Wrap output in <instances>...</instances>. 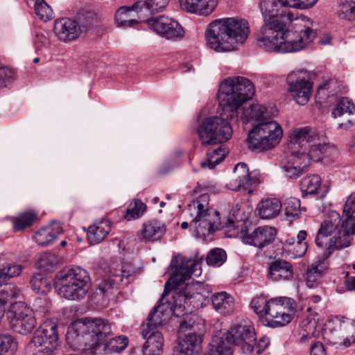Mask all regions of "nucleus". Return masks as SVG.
Returning <instances> with one entry per match:
<instances>
[{"label":"nucleus","mask_w":355,"mask_h":355,"mask_svg":"<svg viewBox=\"0 0 355 355\" xmlns=\"http://www.w3.org/2000/svg\"><path fill=\"white\" fill-rule=\"evenodd\" d=\"M168 3V0H145V2L142 3L144 8L152 14L162 12Z\"/></svg>","instance_id":"55"},{"label":"nucleus","mask_w":355,"mask_h":355,"mask_svg":"<svg viewBox=\"0 0 355 355\" xmlns=\"http://www.w3.org/2000/svg\"><path fill=\"white\" fill-rule=\"evenodd\" d=\"M279 0H261V12L264 24L260 29L257 44L269 52L292 53L303 49L315 37L312 21L304 15L291 12L275 15Z\"/></svg>","instance_id":"1"},{"label":"nucleus","mask_w":355,"mask_h":355,"mask_svg":"<svg viewBox=\"0 0 355 355\" xmlns=\"http://www.w3.org/2000/svg\"><path fill=\"white\" fill-rule=\"evenodd\" d=\"M146 22L155 33L166 40H178L184 37V31L182 26L168 16L151 17Z\"/></svg>","instance_id":"15"},{"label":"nucleus","mask_w":355,"mask_h":355,"mask_svg":"<svg viewBox=\"0 0 355 355\" xmlns=\"http://www.w3.org/2000/svg\"><path fill=\"white\" fill-rule=\"evenodd\" d=\"M327 340V342L330 343L331 344L334 345H336L337 347H349L352 344L355 343V334H351L349 336H347L345 338H343V339H340L339 341L336 340L335 338H326Z\"/></svg>","instance_id":"60"},{"label":"nucleus","mask_w":355,"mask_h":355,"mask_svg":"<svg viewBox=\"0 0 355 355\" xmlns=\"http://www.w3.org/2000/svg\"><path fill=\"white\" fill-rule=\"evenodd\" d=\"M33 289L38 293H46L51 288V284L41 274H35L31 280Z\"/></svg>","instance_id":"53"},{"label":"nucleus","mask_w":355,"mask_h":355,"mask_svg":"<svg viewBox=\"0 0 355 355\" xmlns=\"http://www.w3.org/2000/svg\"><path fill=\"white\" fill-rule=\"evenodd\" d=\"M318 0H279L283 6L299 9H307L316 3Z\"/></svg>","instance_id":"56"},{"label":"nucleus","mask_w":355,"mask_h":355,"mask_svg":"<svg viewBox=\"0 0 355 355\" xmlns=\"http://www.w3.org/2000/svg\"><path fill=\"white\" fill-rule=\"evenodd\" d=\"M355 111V105L347 97L340 99L334 105L331 111V116L334 119L340 117L345 114L352 115Z\"/></svg>","instance_id":"40"},{"label":"nucleus","mask_w":355,"mask_h":355,"mask_svg":"<svg viewBox=\"0 0 355 355\" xmlns=\"http://www.w3.org/2000/svg\"><path fill=\"white\" fill-rule=\"evenodd\" d=\"M201 334H180L175 355H193L200 350Z\"/></svg>","instance_id":"27"},{"label":"nucleus","mask_w":355,"mask_h":355,"mask_svg":"<svg viewBox=\"0 0 355 355\" xmlns=\"http://www.w3.org/2000/svg\"><path fill=\"white\" fill-rule=\"evenodd\" d=\"M213 334L209 345V349L224 355H232L234 345H239L241 334Z\"/></svg>","instance_id":"25"},{"label":"nucleus","mask_w":355,"mask_h":355,"mask_svg":"<svg viewBox=\"0 0 355 355\" xmlns=\"http://www.w3.org/2000/svg\"><path fill=\"white\" fill-rule=\"evenodd\" d=\"M196 277L191 275V277ZM189 279V278H187ZM186 280V279H185ZM178 280L179 286L173 289L172 299H175V306L180 309V313L185 314L193 312L195 309L203 307L209 302V291L199 282H192L187 284L184 289H179L181 282Z\"/></svg>","instance_id":"7"},{"label":"nucleus","mask_w":355,"mask_h":355,"mask_svg":"<svg viewBox=\"0 0 355 355\" xmlns=\"http://www.w3.org/2000/svg\"><path fill=\"white\" fill-rule=\"evenodd\" d=\"M292 265L284 260L279 259L271 262L268 267L269 278L275 282L289 280L293 277Z\"/></svg>","instance_id":"30"},{"label":"nucleus","mask_w":355,"mask_h":355,"mask_svg":"<svg viewBox=\"0 0 355 355\" xmlns=\"http://www.w3.org/2000/svg\"><path fill=\"white\" fill-rule=\"evenodd\" d=\"M17 342L10 334H0V355H14Z\"/></svg>","instance_id":"46"},{"label":"nucleus","mask_w":355,"mask_h":355,"mask_svg":"<svg viewBox=\"0 0 355 355\" xmlns=\"http://www.w3.org/2000/svg\"><path fill=\"white\" fill-rule=\"evenodd\" d=\"M282 136V129L276 121L259 123L249 132V147L257 151L270 150L279 143Z\"/></svg>","instance_id":"9"},{"label":"nucleus","mask_w":355,"mask_h":355,"mask_svg":"<svg viewBox=\"0 0 355 355\" xmlns=\"http://www.w3.org/2000/svg\"><path fill=\"white\" fill-rule=\"evenodd\" d=\"M225 252L220 248L211 250L207 255V263L209 266H220L226 260Z\"/></svg>","instance_id":"51"},{"label":"nucleus","mask_w":355,"mask_h":355,"mask_svg":"<svg viewBox=\"0 0 355 355\" xmlns=\"http://www.w3.org/2000/svg\"><path fill=\"white\" fill-rule=\"evenodd\" d=\"M118 285L119 284L109 276L98 285V289L102 295L109 297L114 294V291L117 288Z\"/></svg>","instance_id":"54"},{"label":"nucleus","mask_w":355,"mask_h":355,"mask_svg":"<svg viewBox=\"0 0 355 355\" xmlns=\"http://www.w3.org/2000/svg\"><path fill=\"white\" fill-rule=\"evenodd\" d=\"M282 202L277 198H270L262 200L258 205L259 215L262 219H272L280 212Z\"/></svg>","instance_id":"36"},{"label":"nucleus","mask_w":355,"mask_h":355,"mask_svg":"<svg viewBox=\"0 0 355 355\" xmlns=\"http://www.w3.org/2000/svg\"><path fill=\"white\" fill-rule=\"evenodd\" d=\"M187 211L191 221L189 224L187 222H182L181 227L187 229L190 226L195 236L198 238L205 239L223 227L230 229L234 226V219L230 217L225 225L222 224L219 212L209 207V195L207 193L199 195L189 203Z\"/></svg>","instance_id":"5"},{"label":"nucleus","mask_w":355,"mask_h":355,"mask_svg":"<svg viewBox=\"0 0 355 355\" xmlns=\"http://www.w3.org/2000/svg\"><path fill=\"white\" fill-rule=\"evenodd\" d=\"M321 178L319 175H309L301 180V189L302 191L309 194H315L320 187Z\"/></svg>","instance_id":"48"},{"label":"nucleus","mask_w":355,"mask_h":355,"mask_svg":"<svg viewBox=\"0 0 355 355\" xmlns=\"http://www.w3.org/2000/svg\"><path fill=\"white\" fill-rule=\"evenodd\" d=\"M103 334H66L67 344L74 350H90L98 352L101 347L99 336Z\"/></svg>","instance_id":"23"},{"label":"nucleus","mask_w":355,"mask_h":355,"mask_svg":"<svg viewBox=\"0 0 355 355\" xmlns=\"http://www.w3.org/2000/svg\"><path fill=\"white\" fill-rule=\"evenodd\" d=\"M337 14L342 19L355 20V0H340Z\"/></svg>","instance_id":"44"},{"label":"nucleus","mask_w":355,"mask_h":355,"mask_svg":"<svg viewBox=\"0 0 355 355\" xmlns=\"http://www.w3.org/2000/svg\"><path fill=\"white\" fill-rule=\"evenodd\" d=\"M259 182L258 177L253 173H250L246 164H237L233 171V176L230 182V189L232 191H239L246 190L252 184Z\"/></svg>","instance_id":"20"},{"label":"nucleus","mask_w":355,"mask_h":355,"mask_svg":"<svg viewBox=\"0 0 355 355\" xmlns=\"http://www.w3.org/2000/svg\"><path fill=\"white\" fill-rule=\"evenodd\" d=\"M58 345V334H35L26 348V355H53Z\"/></svg>","instance_id":"17"},{"label":"nucleus","mask_w":355,"mask_h":355,"mask_svg":"<svg viewBox=\"0 0 355 355\" xmlns=\"http://www.w3.org/2000/svg\"><path fill=\"white\" fill-rule=\"evenodd\" d=\"M282 205L287 217L296 218L301 214L300 201L296 198L289 197L284 199Z\"/></svg>","instance_id":"47"},{"label":"nucleus","mask_w":355,"mask_h":355,"mask_svg":"<svg viewBox=\"0 0 355 355\" xmlns=\"http://www.w3.org/2000/svg\"><path fill=\"white\" fill-rule=\"evenodd\" d=\"M276 234L275 228L267 225L261 226L252 232L244 234L242 240L244 243L263 251L275 241Z\"/></svg>","instance_id":"19"},{"label":"nucleus","mask_w":355,"mask_h":355,"mask_svg":"<svg viewBox=\"0 0 355 355\" xmlns=\"http://www.w3.org/2000/svg\"><path fill=\"white\" fill-rule=\"evenodd\" d=\"M308 79V72L301 69L292 71L287 76L288 91L299 105H305L309 101L312 83Z\"/></svg>","instance_id":"13"},{"label":"nucleus","mask_w":355,"mask_h":355,"mask_svg":"<svg viewBox=\"0 0 355 355\" xmlns=\"http://www.w3.org/2000/svg\"><path fill=\"white\" fill-rule=\"evenodd\" d=\"M54 32L60 40L66 42L76 40L82 31L76 21L61 18L55 21Z\"/></svg>","instance_id":"24"},{"label":"nucleus","mask_w":355,"mask_h":355,"mask_svg":"<svg viewBox=\"0 0 355 355\" xmlns=\"http://www.w3.org/2000/svg\"><path fill=\"white\" fill-rule=\"evenodd\" d=\"M254 94L255 88L250 79L239 76L225 78L218 91L220 116L203 119L197 128L201 144L215 145L228 141L232 135L228 120H237L241 107Z\"/></svg>","instance_id":"2"},{"label":"nucleus","mask_w":355,"mask_h":355,"mask_svg":"<svg viewBox=\"0 0 355 355\" xmlns=\"http://www.w3.org/2000/svg\"><path fill=\"white\" fill-rule=\"evenodd\" d=\"M90 286V277L87 270L73 267L58 272L55 278L58 294L69 300H79L87 294Z\"/></svg>","instance_id":"6"},{"label":"nucleus","mask_w":355,"mask_h":355,"mask_svg":"<svg viewBox=\"0 0 355 355\" xmlns=\"http://www.w3.org/2000/svg\"><path fill=\"white\" fill-rule=\"evenodd\" d=\"M110 230V222L107 219H102L88 227L87 239L92 245L99 243L106 238Z\"/></svg>","instance_id":"33"},{"label":"nucleus","mask_w":355,"mask_h":355,"mask_svg":"<svg viewBox=\"0 0 355 355\" xmlns=\"http://www.w3.org/2000/svg\"><path fill=\"white\" fill-rule=\"evenodd\" d=\"M211 301L214 309L222 315L228 314L234 310V298L226 292L214 294Z\"/></svg>","instance_id":"35"},{"label":"nucleus","mask_w":355,"mask_h":355,"mask_svg":"<svg viewBox=\"0 0 355 355\" xmlns=\"http://www.w3.org/2000/svg\"><path fill=\"white\" fill-rule=\"evenodd\" d=\"M110 276L119 284L124 278L128 279L134 273L132 266L128 263H121L112 266L110 270Z\"/></svg>","instance_id":"43"},{"label":"nucleus","mask_w":355,"mask_h":355,"mask_svg":"<svg viewBox=\"0 0 355 355\" xmlns=\"http://www.w3.org/2000/svg\"><path fill=\"white\" fill-rule=\"evenodd\" d=\"M13 71L8 67H0V88L7 87L13 78Z\"/></svg>","instance_id":"59"},{"label":"nucleus","mask_w":355,"mask_h":355,"mask_svg":"<svg viewBox=\"0 0 355 355\" xmlns=\"http://www.w3.org/2000/svg\"><path fill=\"white\" fill-rule=\"evenodd\" d=\"M250 34L248 22L238 17L216 19L205 31L207 47L217 53L235 51L243 44Z\"/></svg>","instance_id":"4"},{"label":"nucleus","mask_w":355,"mask_h":355,"mask_svg":"<svg viewBox=\"0 0 355 355\" xmlns=\"http://www.w3.org/2000/svg\"><path fill=\"white\" fill-rule=\"evenodd\" d=\"M327 148L324 144L311 143L298 155H287L281 166L284 173L289 178H297L304 173L311 161L318 162L322 159Z\"/></svg>","instance_id":"8"},{"label":"nucleus","mask_w":355,"mask_h":355,"mask_svg":"<svg viewBox=\"0 0 355 355\" xmlns=\"http://www.w3.org/2000/svg\"><path fill=\"white\" fill-rule=\"evenodd\" d=\"M318 137L314 129L305 126L293 129L289 135L288 155H298L302 150L314 143Z\"/></svg>","instance_id":"16"},{"label":"nucleus","mask_w":355,"mask_h":355,"mask_svg":"<svg viewBox=\"0 0 355 355\" xmlns=\"http://www.w3.org/2000/svg\"><path fill=\"white\" fill-rule=\"evenodd\" d=\"M258 334H241L239 344L245 354H260L269 345L270 339L267 336Z\"/></svg>","instance_id":"26"},{"label":"nucleus","mask_w":355,"mask_h":355,"mask_svg":"<svg viewBox=\"0 0 355 355\" xmlns=\"http://www.w3.org/2000/svg\"><path fill=\"white\" fill-rule=\"evenodd\" d=\"M355 214V193L350 195L344 205L343 214L345 219L352 218L355 219L354 214Z\"/></svg>","instance_id":"57"},{"label":"nucleus","mask_w":355,"mask_h":355,"mask_svg":"<svg viewBox=\"0 0 355 355\" xmlns=\"http://www.w3.org/2000/svg\"><path fill=\"white\" fill-rule=\"evenodd\" d=\"M310 355H326L323 345L321 343H316L311 346Z\"/></svg>","instance_id":"63"},{"label":"nucleus","mask_w":355,"mask_h":355,"mask_svg":"<svg viewBox=\"0 0 355 355\" xmlns=\"http://www.w3.org/2000/svg\"><path fill=\"white\" fill-rule=\"evenodd\" d=\"M166 232L165 225L157 220H150L143 224L140 230L141 239L146 242L159 240Z\"/></svg>","instance_id":"31"},{"label":"nucleus","mask_w":355,"mask_h":355,"mask_svg":"<svg viewBox=\"0 0 355 355\" xmlns=\"http://www.w3.org/2000/svg\"><path fill=\"white\" fill-rule=\"evenodd\" d=\"M271 116L272 112L265 106L260 104H253L243 112L241 119L243 123L252 121H260V123H261L271 121L270 119Z\"/></svg>","instance_id":"34"},{"label":"nucleus","mask_w":355,"mask_h":355,"mask_svg":"<svg viewBox=\"0 0 355 355\" xmlns=\"http://www.w3.org/2000/svg\"><path fill=\"white\" fill-rule=\"evenodd\" d=\"M306 237V232L305 231H300L297 236V243L295 249L297 250V256H302L307 250L306 243L304 241Z\"/></svg>","instance_id":"58"},{"label":"nucleus","mask_w":355,"mask_h":355,"mask_svg":"<svg viewBox=\"0 0 355 355\" xmlns=\"http://www.w3.org/2000/svg\"><path fill=\"white\" fill-rule=\"evenodd\" d=\"M201 262L202 258L197 256H195L194 258H189L181 254L175 256L171 260V266L173 270V275L165 284L164 291L158 304L153 308L148 315V331L146 333L162 327L171 314L177 317L182 315L180 313V309L175 306V299H173L171 302L166 300V297L179 286L178 282L179 279L183 280L191 275L200 276L201 275Z\"/></svg>","instance_id":"3"},{"label":"nucleus","mask_w":355,"mask_h":355,"mask_svg":"<svg viewBox=\"0 0 355 355\" xmlns=\"http://www.w3.org/2000/svg\"><path fill=\"white\" fill-rule=\"evenodd\" d=\"M343 220L336 211L329 214L328 217L321 223L315 238V243L318 247L324 248L328 244L329 238L339 229Z\"/></svg>","instance_id":"22"},{"label":"nucleus","mask_w":355,"mask_h":355,"mask_svg":"<svg viewBox=\"0 0 355 355\" xmlns=\"http://www.w3.org/2000/svg\"><path fill=\"white\" fill-rule=\"evenodd\" d=\"M146 206L141 200H135L130 204L127 209L125 218L128 220H135L142 216L145 212Z\"/></svg>","instance_id":"50"},{"label":"nucleus","mask_w":355,"mask_h":355,"mask_svg":"<svg viewBox=\"0 0 355 355\" xmlns=\"http://www.w3.org/2000/svg\"><path fill=\"white\" fill-rule=\"evenodd\" d=\"M35 11L40 19L45 21L53 17V10L44 0H35Z\"/></svg>","instance_id":"52"},{"label":"nucleus","mask_w":355,"mask_h":355,"mask_svg":"<svg viewBox=\"0 0 355 355\" xmlns=\"http://www.w3.org/2000/svg\"><path fill=\"white\" fill-rule=\"evenodd\" d=\"M112 324L101 318H85L76 320L68 327L67 333H110Z\"/></svg>","instance_id":"18"},{"label":"nucleus","mask_w":355,"mask_h":355,"mask_svg":"<svg viewBox=\"0 0 355 355\" xmlns=\"http://www.w3.org/2000/svg\"><path fill=\"white\" fill-rule=\"evenodd\" d=\"M62 231L60 224L58 222H53L37 231L33 239L39 245L45 246L51 243Z\"/></svg>","instance_id":"32"},{"label":"nucleus","mask_w":355,"mask_h":355,"mask_svg":"<svg viewBox=\"0 0 355 355\" xmlns=\"http://www.w3.org/2000/svg\"><path fill=\"white\" fill-rule=\"evenodd\" d=\"M251 307L261 318V322L265 320H270L271 299L267 300L263 297H254L251 302Z\"/></svg>","instance_id":"39"},{"label":"nucleus","mask_w":355,"mask_h":355,"mask_svg":"<svg viewBox=\"0 0 355 355\" xmlns=\"http://www.w3.org/2000/svg\"><path fill=\"white\" fill-rule=\"evenodd\" d=\"M35 45L37 48L44 46L49 44L48 38L42 33L36 35V40L35 41Z\"/></svg>","instance_id":"64"},{"label":"nucleus","mask_w":355,"mask_h":355,"mask_svg":"<svg viewBox=\"0 0 355 355\" xmlns=\"http://www.w3.org/2000/svg\"><path fill=\"white\" fill-rule=\"evenodd\" d=\"M193 325L194 320L191 318L187 320H181L179 325L178 333H183L187 331H195Z\"/></svg>","instance_id":"62"},{"label":"nucleus","mask_w":355,"mask_h":355,"mask_svg":"<svg viewBox=\"0 0 355 355\" xmlns=\"http://www.w3.org/2000/svg\"><path fill=\"white\" fill-rule=\"evenodd\" d=\"M8 318L13 333H31L36 324L33 310L21 302L12 304Z\"/></svg>","instance_id":"12"},{"label":"nucleus","mask_w":355,"mask_h":355,"mask_svg":"<svg viewBox=\"0 0 355 355\" xmlns=\"http://www.w3.org/2000/svg\"><path fill=\"white\" fill-rule=\"evenodd\" d=\"M181 8L188 12L208 16L218 5L217 0H179Z\"/></svg>","instance_id":"28"},{"label":"nucleus","mask_w":355,"mask_h":355,"mask_svg":"<svg viewBox=\"0 0 355 355\" xmlns=\"http://www.w3.org/2000/svg\"><path fill=\"white\" fill-rule=\"evenodd\" d=\"M355 234V219L349 218L342 220L339 229L329 238L328 244L324 247V259H328L334 250H340L350 246L353 236Z\"/></svg>","instance_id":"14"},{"label":"nucleus","mask_w":355,"mask_h":355,"mask_svg":"<svg viewBox=\"0 0 355 355\" xmlns=\"http://www.w3.org/2000/svg\"><path fill=\"white\" fill-rule=\"evenodd\" d=\"M256 329L252 322L248 318H238L232 325L230 330L225 333H255Z\"/></svg>","instance_id":"49"},{"label":"nucleus","mask_w":355,"mask_h":355,"mask_svg":"<svg viewBox=\"0 0 355 355\" xmlns=\"http://www.w3.org/2000/svg\"><path fill=\"white\" fill-rule=\"evenodd\" d=\"M37 219V214L33 211L22 212L17 217L12 218L13 228L20 231L33 225Z\"/></svg>","instance_id":"41"},{"label":"nucleus","mask_w":355,"mask_h":355,"mask_svg":"<svg viewBox=\"0 0 355 355\" xmlns=\"http://www.w3.org/2000/svg\"><path fill=\"white\" fill-rule=\"evenodd\" d=\"M270 306V320H263V325L274 328L291 322L295 312L293 300L286 297L272 298Z\"/></svg>","instance_id":"11"},{"label":"nucleus","mask_w":355,"mask_h":355,"mask_svg":"<svg viewBox=\"0 0 355 355\" xmlns=\"http://www.w3.org/2000/svg\"><path fill=\"white\" fill-rule=\"evenodd\" d=\"M328 259H324V254L319 255L318 260L310 266L304 275L306 284L309 288L315 286L323 274L329 268Z\"/></svg>","instance_id":"29"},{"label":"nucleus","mask_w":355,"mask_h":355,"mask_svg":"<svg viewBox=\"0 0 355 355\" xmlns=\"http://www.w3.org/2000/svg\"><path fill=\"white\" fill-rule=\"evenodd\" d=\"M144 8L142 2L137 1L131 6H121L115 12V22L119 27H132L142 20L140 12Z\"/></svg>","instance_id":"21"},{"label":"nucleus","mask_w":355,"mask_h":355,"mask_svg":"<svg viewBox=\"0 0 355 355\" xmlns=\"http://www.w3.org/2000/svg\"><path fill=\"white\" fill-rule=\"evenodd\" d=\"M227 153V149L221 145L212 146L208 149L207 158L200 162V166L202 168L207 167L209 169H213L224 159Z\"/></svg>","instance_id":"37"},{"label":"nucleus","mask_w":355,"mask_h":355,"mask_svg":"<svg viewBox=\"0 0 355 355\" xmlns=\"http://www.w3.org/2000/svg\"><path fill=\"white\" fill-rule=\"evenodd\" d=\"M58 329V320L51 318L44 321L39 327L40 333H55Z\"/></svg>","instance_id":"61"},{"label":"nucleus","mask_w":355,"mask_h":355,"mask_svg":"<svg viewBox=\"0 0 355 355\" xmlns=\"http://www.w3.org/2000/svg\"><path fill=\"white\" fill-rule=\"evenodd\" d=\"M21 270V265L8 261L6 254H0V301L2 304L19 298L22 295L15 284L7 283L10 279L19 276Z\"/></svg>","instance_id":"10"},{"label":"nucleus","mask_w":355,"mask_h":355,"mask_svg":"<svg viewBox=\"0 0 355 355\" xmlns=\"http://www.w3.org/2000/svg\"><path fill=\"white\" fill-rule=\"evenodd\" d=\"M101 347L98 352L106 351L109 353L120 352L126 348L128 339L125 336L119 335L110 339L106 343H101Z\"/></svg>","instance_id":"38"},{"label":"nucleus","mask_w":355,"mask_h":355,"mask_svg":"<svg viewBox=\"0 0 355 355\" xmlns=\"http://www.w3.org/2000/svg\"><path fill=\"white\" fill-rule=\"evenodd\" d=\"M143 338L146 340L143 349L160 353L164 342L162 334H143Z\"/></svg>","instance_id":"45"},{"label":"nucleus","mask_w":355,"mask_h":355,"mask_svg":"<svg viewBox=\"0 0 355 355\" xmlns=\"http://www.w3.org/2000/svg\"><path fill=\"white\" fill-rule=\"evenodd\" d=\"M59 263L58 257L51 252L41 254L37 259V266L39 269L46 272L54 271Z\"/></svg>","instance_id":"42"}]
</instances>
